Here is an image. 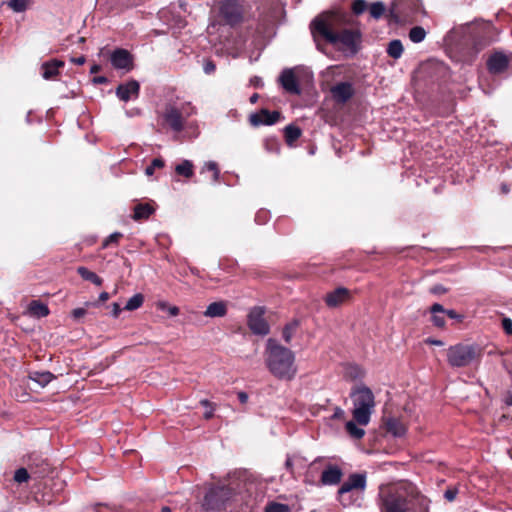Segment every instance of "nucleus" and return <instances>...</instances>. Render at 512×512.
Returning a JSON list of instances; mask_svg holds the SVG:
<instances>
[{"label":"nucleus","mask_w":512,"mask_h":512,"mask_svg":"<svg viewBox=\"0 0 512 512\" xmlns=\"http://www.w3.org/2000/svg\"><path fill=\"white\" fill-rule=\"evenodd\" d=\"M382 512H429V500L409 492L404 485L391 486L381 491Z\"/></svg>","instance_id":"nucleus-3"},{"label":"nucleus","mask_w":512,"mask_h":512,"mask_svg":"<svg viewBox=\"0 0 512 512\" xmlns=\"http://www.w3.org/2000/svg\"><path fill=\"white\" fill-rule=\"evenodd\" d=\"M444 314L447 315L451 319H456L459 321L462 320V318H463L462 315L458 314L455 310H452V309H445Z\"/></svg>","instance_id":"nucleus-51"},{"label":"nucleus","mask_w":512,"mask_h":512,"mask_svg":"<svg viewBox=\"0 0 512 512\" xmlns=\"http://www.w3.org/2000/svg\"><path fill=\"white\" fill-rule=\"evenodd\" d=\"M158 308L160 310H167L170 316H177L179 314V308L177 306H170L167 302H159Z\"/></svg>","instance_id":"nucleus-44"},{"label":"nucleus","mask_w":512,"mask_h":512,"mask_svg":"<svg viewBox=\"0 0 512 512\" xmlns=\"http://www.w3.org/2000/svg\"><path fill=\"white\" fill-rule=\"evenodd\" d=\"M403 52H404V47H403L401 40L393 39L388 43L387 48H386V53L388 54L389 57L397 60V59L401 58V56L403 55Z\"/></svg>","instance_id":"nucleus-24"},{"label":"nucleus","mask_w":512,"mask_h":512,"mask_svg":"<svg viewBox=\"0 0 512 512\" xmlns=\"http://www.w3.org/2000/svg\"><path fill=\"white\" fill-rule=\"evenodd\" d=\"M71 61L77 65H83L85 63L86 59L84 56H80L78 58H72Z\"/></svg>","instance_id":"nucleus-59"},{"label":"nucleus","mask_w":512,"mask_h":512,"mask_svg":"<svg viewBox=\"0 0 512 512\" xmlns=\"http://www.w3.org/2000/svg\"><path fill=\"white\" fill-rule=\"evenodd\" d=\"M220 15L228 25H237L243 19V7L238 0H224L220 4Z\"/></svg>","instance_id":"nucleus-10"},{"label":"nucleus","mask_w":512,"mask_h":512,"mask_svg":"<svg viewBox=\"0 0 512 512\" xmlns=\"http://www.w3.org/2000/svg\"><path fill=\"white\" fill-rule=\"evenodd\" d=\"M110 62L116 69L131 70L133 67V58L130 52L123 48L115 49L110 56Z\"/></svg>","instance_id":"nucleus-13"},{"label":"nucleus","mask_w":512,"mask_h":512,"mask_svg":"<svg viewBox=\"0 0 512 512\" xmlns=\"http://www.w3.org/2000/svg\"><path fill=\"white\" fill-rule=\"evenodd\" d=\"M205 170L211 171L213 173V182L214 183L219 181L220 171H219V168H218V165L216 162L209 161V162L205 163L202 171H205Z\"/></svg>","instance_id":"nucleus-40"},{"label":"nucleus","mask_w":512,"mask_h":512,"mask_svg":"<svg viewBox=\"0 0 512 512\" xmlns=\"http://www.w3.org/2000/svg\"><path fill=\"white\" fill-rule=\"evenodd\" d=\"M501 190H502V192H503V193H505V194H506V193H508V192H509V187H508V185H507V184H505V183H503V184L501 185Z\"/></svg>","instance_id":"nucleus-64"},{"label":"nucleus","mask_w":512,"mask_h":512,"mask_svg":"<svg viewBox=\"0 0 512 512\" xmlns=\"http://www.w3.org/2000/svg\"><path fill=\"white\" fill-rule=\"evenodd\" d=\"M279 82L286 92L293 95L301 94L300 85L292 69H284L279 76Z\"/></svg>","instance_id":"nucleus-14"},{"label":"nucleus","mask_w":512,"mask_h":512,"mask_svg":"<svg viewBox=\"0 0 512 512\" xmlns=\"http://www.w3.org/2000/svg\"><path fill=\"white\" fill-rule=\"evenodd\" d=\"M32 474L35 478L40 479L49 475L51 468L50 465L45 461L41 460V463H30Z\"/></svg>","instance_id":"nucleus-27"},{"label":"nucleus","mask_w":512,"mask_h":512,"mask_svg":"<svg viewBox=\"0 0 512 512\" xmlns=\"http://www.w3.org/2000/svg\"><path fill=\"white\" fill-rule=\"evenodd\" d=\"M123 234L120 232H114L110 234L102 243V248L105 249L112 244H118L119 239L122 238Z\"/></svg>","instance_id":"nucleus-43"},{"label":"nucleus","mask_w":512,"mask_h":512,"mask_svg":"<svg viewBox=\"0 0 512 512\" xmlns=\"http://www.w3.org/2000/svg\"><path fill=\"white\" fill-rule=\"evenodd\" d=\"M430 292L435 295H441L447 292V288L441 284H437L430 289Z\"/></svg>","instance_id":"nucleus-50"},{"label":"nucleus","mask_w":512,"mask_h":512,"mask_svg":"<svg viewBox=\"0 0 512 512\" xmlns=\"http://www.w3.org/2000/svg\"><path fill=\"white\" fill-rule=\"evenodd\" d=\"M368 3L366 0H353L351 4V10L354 15L359 16L368 9Z\"/></svg>","instance_id":"nucleus-37"},{"label":"nucleus","mask_w":512,"mask_h":512,"mask_svg":"<svg viewBox=\"0 0 512 512\" xmlns=\"http://www.w3.org/2000/svg\"><path fill=\"white\" fill-rule=\"evenodd\" d=\"M505 403L508 406H512V392H509L505 398Z\"/></svg>","instance_id":"nucleus-62"},{"label":"nucleus","mask_w":512,"mask_h":512,"mask_svg":"<svg viewBox=\"0 0 512 512\" xmlns=\"http://www.w3.org/2000/svg\"><path fill=\"white\" fill-rule=\"evenodd\" d=\"M502 328L507 335L512 336V319L504 317L502 319Z\"/></svg>","instance_id":"nucleus-47"},{"label":"nucleus","mask_w":512,"mask_h":512,"mask_svg":"<svg viewBox=\"0 0 512 512\" xmlns=\"http://www.w3.org/2000/svg\"><path fill=\"white\" fill-rule=\"evenodd\" d=\"M265 512H290V509L286 504L270 502L266 505Z\"/></svg>","instance_id":"nucleus-39"},{"label":"nucleus","mask_w":512,"mask_h":512,"mask_svg":"<svg viewBox=\"0 0 512 512\" xmlns=\"http://www.w3.org/2000/svg\"><path fill=\"white\" fill-rule=\"evenodd\" d=\"M233 496V490L226 485H212L205 493L202 508L205 511H220Z\"/></svg>","instance_id":"nucleus-8"},{"label":"nucleus","mask_w":512,"mask_h":512,"mask_svg":"<svg viewBox=\"0 0 512 512\" xmlns=\"http://www.w3.org/2000/svg\"><path fill=\"white\" fill-rule=\"evenodd\" d=\"M175 171L179 175L190 178L193 175V164L189 160H184L175 167Z\"/></svg>","instance_id":"nucleus-35"},{"label":"nucleus","mask_w":512,"mask_h":512,"mask_svg":"<svg viewBox=\"0 0 512 512\" xmlns=\"http://www.w3.org/2000/svg\"><path fill=\"white\" fill-rule=\"evenodd\" d=\"M121 311H122V308L120 307V305L118 303L112 304L111 314L114 318H117Z\"/></svg>","instance_id":"nucleus-52"},{"label":"nucleus","mask_w":512,"mask_h":512,"mask_svg":"<svg viewBox=\"0 0 512 512\" xmlns=\"http://www.w3.org/2000/svg\"><path fill=\"white\" fill-rule=\"evenodd\" d=\"M140 85L136 80H130L126 83L120 84L116 88V95L117 97L127 102L132 98H137L139 95Z\"/></svg>","instance_id":"nucleus-16"},{"label":"nucleus","mask_w":512,"mask_h":512,"mask_svg":"<svg viewBox=\"0 0 512 512\" xmlns=\"http://www.w3.org/2000/svg\"><path fill=\"white\" fill-rule=\"evenodd\" d=\"M456 495H457V491L456 490H447L444 493V497L448 501H453L456 498Z\"/></svg>","instance_id":"nucleus-54"},{"label":"nucleus","mask_w":512,"mask_h":512,"mask_svg":"<svg viewBox=\"0 0 512 512\" xmlns=\"http://www.w3.org/2000/svg\"><path fill=\"white\" fill-rule=\"evenodd\" d=\"M482 355V349L477 344L458 343L447 349V362L453 368L467 367Z\"/></svg>","instance_id":"nucleus-6"},{"label":"nucleus","mask_w":512,"mask_h":512,"mask_svg":"<svg viewBox=\"0 0 512 512\" xmlns=\"http://www.w3.org/2000/svg\"><path fill=\"white\" fill-rule=\"evenodd\" d=\"M490 43L489 40H483V41H479L477 43H475V49H476V53H478L480 50H482L485 46H487L488 44Z\"/></svg>","instance_id":"nucleus-56"},{"label":"nucleus","mask_w":512,"mask_h":512,"mask_svg":"<svg viewBox=\"0 0 512 512\" xmlns=\"http://www.w3.org/2000/svg\"><path fill=\"white\" fill-rule=\"evenodd\" d=\"M264 360L268 371L278 380L290 381L295 378L298 371L295 353L276 339H267Z\"/></svg>","instance_id":"nucleus-2"},{"label":"nucleus","mask_w":512,"mask_h":512,"mask_svg":"<svg viewBox=\"0 0 512 512\" xmlns=\"http://www.w3.org/2000/svg\"><path fill=\"white\" fill-rule=\"evenodd\" d=\"M343 472L337 465L329 464L321 474V484L325 486L337 485L340 483Z\"/></svg>","instance_id":"nucleus-17"},{"label":"nucleus","mask_w":512,"mask_h":512,"mask_svg":"<svg viewBox=\"0 0 512 512\" xmlns=\"http://www.w3.org/2000/svg\"><path fill=\"white\" fill-rule=\"evenodd\" d=\"M359 424L354 421H348L345 424L346 431L349 433V435L355 439H361L365 435V431L363 428H360L358 426Z\"/></svg>","instance_id":"nucleus-33"},{"label":"nucleus","mask_w":512,"mask_h":512,"mask_svg":"<svg viewBox=\"0 0 512 512\" xmlns=\"http://www.w3.org/2000/svg\"><path fill=\"white\" fill-rule=\"evenodd\" d=\"M444 311H445V308L443 307V305L439 304V303H434L431 307H430V312L432 314V317H431V321L433 323L434 326L438 327V328H443L445 326V318H444Z\"/></svg>","instance_id":"nucleus-22"},{"label":"nucleus","mask_w":512,"mask_h":512,"mask_svg":"<svg viewBox=\"0 0 512 512\" xmlns=\"http://www.w3.org/2000/svg\"><path fill=\"white\" fill-rule=\"evenodd\" d=\"M154 208L148 203H140L134 208L133 219L138 221L149 218L154 213Z\"/></svg>","instance_id":"nucleus-25"},{"label":"nucleus","mask_w":512,"mask_h":512,"mask_svg":"<svg viewBox=\"0 0 512 512\" xmlns=\"http://www.w3.org/2000/svg\"><path fill=\"white\" fill-rule=\"evenodd\" d=\"M197 114V108L190 102L168 103L162 112L164 125L175 133H180L187 125V120Z\"/></svg>","instance_id":"nucleus-5"},{"label":"nucleus","mask_w":512,"mask_h":512,"mask_svg":"<svg viewBox=\"0 0 512 512\" xmlns=\"http://www.w3.org/2000/svg\"><path fill=\"white\" fill-rule=\"evenodd\" d=\"M350 16L346 11L334 10L315 18L310 29L315 41L322 37L327 43L339 50L355 55L361 49L362 33L359 29H336L342 25L350 24Z\"/></svg>","instance_id":"nucleus-1"},{"label":"nucleus","mask_w":512,"mask_h":512,"mask_svg":"<svg viewBox=\"0 0 512 512\" xmlns=\"http://www.w3.org/2000/svg\"><path fill=\"white\" fill-rule=\"evenodd\" d=\"M387 431L395 437H401L405 435V426L396 418H390L386 422Z\"/></svg>","instance_id":"nucleus-26"},{"label":"nucleus","mask_w":512,"mask_h":512,"mask_svg":"<svg viewBox=\"0 0 512 512\" xmlns=\"http://www.w3.org/2000/svg\"><path fill=\"white\" fill-rule=\"evenodd\" d=\"M87 313L86 309L85 308H82V307H79V308H75L73 311H72V317L75 319V320H78L80 319L81 317L85 316Z\"/></svg>","instance_id":"nucleus-49"},{"label":"nucleus","mask_w":512,"mask_h":512,"mask_svg":"<svg viewBox=\"0 0 512 512\" xmlns=\"http://www.w3.org/2000/svg\"><path fill=\"white\" fill-rule=\"evenodd\" d=\"M94 83H97V84H104L107 82V78L104 77V76H98V77H95L93 79Z\"/></svg>","instance_id":"nucleus-60"},{"label":"nucleus","mask_w":512,"mask_h":512,"mask_svg":"<svg viewBox=\"0 0 512 512\" xmlns=\"http://www.w3.org/2000/svg\"><path fill=\"white\" fill-rule=\"evenodd\" d=\"M8 6L17 13L26 11L29 0H8Z\"/></svg>","instance_id":"nucleus-38"},{"label":"nucleus","mask_w":512,"mask_h":512,"mask_svg":"<svg viewBox=\"0 0 512 512\" xmlns=\"http://www.w3.org/2000/svg\"><path fill=\"white\" fill-rule=\"evenodd\" d=\"M269 219V213L265 210H260L255 215V221L257 224H265Z\"/></svg>","instance_id":"nucleus-46"},{"label":"nucleus","mask_w":512,"mask_h":512,"mask_svg":"<svg viewBox=\"0 0 512 512\" xmlns=\"http://www.w3.org/2000/svg\"><path fill=\"white\" fill-rule=\"evenodd\" d=\"M216 69V65L214 64L213 61L211 60H207L205 61L204 65H203V70H204V73L205 74H212Z\"/></svg>","instance_id":"nucleus-48"},{"label":"nucleus","mask_w":512,"mask_h":512,"mask_svg":"<svg viewBox=\"0 0 512 512\" xmlns=\"http://www.w3.org/2000/svg\"><path fill=\"white\" fill-rule=\"evenodd\" d=\"M227 313L226 304L222 301L213 302L209 304L204 312V315L207 317H223Z\"/></svg>","instance_id":"nucleus-23"},{"label":"nucleus","mask_w":512,"mask_h":512,"mask_svg":"<svg viewBox=\"0 0 512 512\" xmlns=\"http://www.w3.org/2000/svg\"><path fill=\"white\" fill-rule=\"evenodd\" d=\"M29 310L33 315H36L37 317H46L50 312L47 305L36 300L30 303Z\"/></svg>","instance_id":"nucleus-32"},{"label":"nucleus","mask_w":512,"mask_h":512,"mask_svg":"<svg viewBox=\"0 0 512 512\" xmlns=\"http://www.w3.org/2000/svg\"><path fill=\"white\" fill-rule=\"evenodd\" d=\"M64 67V62L58 59H52L41 65L42 77L45 80L55 78L59 74V69Z\"/></svg>","instance_id":"nucleus-20"},{"label":"nucleus","mask_w":512,"mask_h":512,"mask_svg":"<svg viewBox=\"0 0 512 512\" xmlns=\"http://www.w3.org/2000/svg\"><path fill=\"white\" fill-rule=\"evenodd\" d=\"M258 98H259V95H258L257 93H254V94H252V95H251V97H250V102H251L252 104H255V103L258 101Z\"/></svg>","instance_id":"nucleus-63"},{"label":"nucleus","mask_w":512,"mask_h":512,"mask_svg":"<svg viewBox=\"0 0 512 512\" xmlns=\"http://www.w3.org/2000/svg\"><path fill=\"white\" fill-rule=\"evenodd\" d=\"M28 377L42 388L46 387L55 378L50 371H32Z\"/></svg>","instance_id":"nucleus-21"},{"label":"nucleus","mask_w":512,"mask_h":512,"mask_svg":"<svg viewBox=\"0 0 512 512\" xmlns=\"http://www.w3.org/2000/svg\"><path fill=\"white\" fill-rule=\"evenodd\" d=\"M350 398L353 403V420L360 426H367L375 408V397L372 390L364 384L356 385L351 389Z\"/></svg>","instance_id":"nucleus-4"},{"label":"nucleus","mask_w":512,"mask_h":512,"mask_svg":"<svg viewBox=\"0 0 512 512\" xmlns=\"http://www.w3.org/2000/svg\"><path fill=\"white\" fill-rule=\"evenodd\" d=\"M240 403L245 404L248 401V394L244 391H240L237 394Z\"/></svg>","instance_id":"nucleus-57"},{"label":"nucleus","mask_w":512,"mask_h":512,"mask_svg":"<svg viewBox=\"0 0 512 512\" xmlns=\"http://www.w3.org/2000/svg\"><path fill=\"white\" fill-rule=\"evenodd\" d=\"M200 404L206 408V411L204 413V417L206 419H210L212 416H213V413H214V407L212 406V404L207 400V399H204V400H201L200 401Z\"/></svg>","instance_id":"nucleus-45"},{"label":"nucleus","mask_w":512,"mask_h":512,"mask_svg":"<svg viewBox=\"0 0 512 512\" xmlns=\"http://www.w3.org/2000/svg\"><path fill=\"white\" fill-rule=\"evenodd\" d=\"M281 113L279 111H269L261 109L259 112L253 113L249 117L250 124L258 127L261 125H273L279 121Z\"/></svg>","instance_id":"nucleus-12"},{"label":"nucleus","mask_w":512,"mask_h":512,"mask_svg":"<svg viewBox=\"0 0 512 512\" xmlns=\"http://www.w3.org/2000/svg\"><path fill=\"white\" fill-rule=\"evenodd\" d=\"M350 298V291L344 287H338L327 293L325 303L330 308H336Z\"/></svg>","instance_id":"nucleus-19"},{"label":"nucleus","mask_w":512,"mask_h":512,"mask_svg":"<svg viewBox=\"0 0 512 512\" xmlns=\"http://www.w3.org/2000/svg\"><path fill=\"white\" fill-rule=\"evenodd\" d=\"M367 486V477L365 473H352L342 483L338 489L337 495L339 502L348 507L355 503L356 499L353 498L354 491L364 492Z\"/></svg>","instance_id":"nucleus-7"},{"label":"nucleus","mask_w":512,"mask_h":512,"mask_svg":"<svg viewBox=\"0 0 512 512\" xmlns=\"http://www.w3.org/2000/svg\"><path fill=\"white\" fill-rule=\"evenodd\" d=\"M251 84H252L253 86H255L256 88H261V87H263V85H264V84H263L262 79H261L260 77H258V76H254V77L251 79Z\"/></svg>","instance_id":"nucleus-55"},{"label":"nucleus","mask_w":512,"mask_h":512,"mask_svg":"<svg viewBox=\"0 0 512 512\" xmlns=\"http://www.w3.org/2000/svg\"><path fill=\"white\" fill-rule=\"evenodd\" d=\"M370 16L379 20L386 12L387 8L384 2L375 1L368 6Z\"/></svg>","instance_id":"nucleus-30"},{"label":"nucleus","mask_w":512,"mask_h":512,"mask_svg":"<svg viewBox=\"0 0 512 512\" xmlns=\"http://www.w3.org/2000/svg\"><path fill=\"white\" fill-rule=\"evenodd\" d=\"M299 327V321L294 319L291 322L287 323L282 330V337L285 343L290 344L293 336L295 335L297 329Z\"/></svg>","instance_id":"nucleus-29"},{"label":"nucleus","mask_w":512,"mask_h":512,"mask_svg":"<svg viewBox=\"0 0 512 512\" xmlns=\"http://www.w3.org/2000/svg\"><path fill=\"white\" fill-rule=\"evenodd\" d=\"M144 302V296L141 293H137L128 299L126 305L124 306L125 310L134 311L142 306Z\"/></svg>","instance_id":"nucleus-36"},{"label":"nucleus","mask_w":512,"mask_h":512,"mask_svg":"<svg viewBox=\"0 0 512 512\" xmlns=\"http://www.w3.org/2000/svg\"><path fill=\"white\" fill-rule=\"evenodd\" d=\"M332 98L338 103H346L354 95V88L350 82H339L330 89Z\"/></svg>","instance_id":"nucleus-15"},{"label":"nucleus","mask_w":512,"mask_h":512,"mask_svg":"<svg viewBox=\"0 0 512 512\" xmlns=\"http://www.w3.org/2000/svg\"><path fill=\"white\" fill-rule=\"evenodd\" d=\"M164 166V161L160 158H154L150 165H148L145 169V174L147 176H152L154 174L155 169L162 168Z\"/></svg>","instance_id":"nucleus-41"},{"label":"nucleus","mask_w":512,"mask_h":512,"mask_svg":"<svg viewBox=\"0 0 512 512\" xmlns=\"http://www.w3.org/2000/svg\"><path fill=\"white\" fill-rule=\"evenodd\" d=\"M30 478V474L28 473L26 468H19L14 473V480L17 483L27 482Z\"/></svg>","instance_id":"nucleus-42"},{"label":"nucleus","mask_w":512,"mask_h":512,"mask_svg":"<svg viewBox=\"0 0 512 512\" xmlns=\"http://www.w3.org/2000/svg\"><path fill=\"white\" fill-rule=\"evenodd\" d=\"M77 273L86 281H90L96 286L102 285V279L95 273L90 271L88 268L84 266H80L77 268Z\"/></svg>","instance_id":"nucleus-28"},{"label":"nucleus","mask_w":512,"mask_h":512,"mask_svg":"<svg viewBox=\"0 0 512 512\" xmlns=\"http://www.w3.org/2000/svg\"><path fill=\"white\" fill-rule=\"evenodd\" d=\"M426 30L422 26H414L409 31V39L413 43H421L426 37Z\"/></svg>","instance_id":"nucleus-34"},{"label":"nucleus","mask_w":512,"mask_h":512,"mask_svg":"<svg viewBox=\"0 0 512 512\" xmlns=\"http://www.w3.org/2000/svg\"><path fill=\"white\" fill-rule=\"evenodd\" d=\"M109 293L107 292H101L100 295H99V301L100 302H105L109 299Z\"/></svg>","instance_id":"nucleus-61"},{"label":"nucleus","mask_w":512,"mask_h":512,"mask_svg":"<svg viewBox=\"0 0 512 512\" xmlns=\"http://www.w3.org/2000/svg\"><path fill=\"white\" fill-rule=\"evenodd\" d=\"M293 466H294L293 458L288 455L286 458V461H285V467L291 474H293Z\"/></svg>","instance_id":"nucleus-53"},{"label":"nucleus","mask_w":512,"mask_h":512,"mask_svg":"<svg viewBox=\"0 0 512 512\" xmlns=\"http://www.w3.org/2000/svg\"><path fill=\"white\" fill-rule=\"evenodd\" d=\"M285 140L288 145H292L300 136L301 129L293 124H289L284 129Z\"/></svg>","instance_id":"nucleus-31"},{"label":"nucleus","mask_w":512,"mask_h":512,"mask_svg":"<svg viewBox=\"0 0 512 512\" xmlns=\"http://www.w3.org/2000/svg\"><path fill=\"white\" fill-rule=\"evenodd\" d=\"M426 342L430 345H435V346H443L444 345V342L442 340H438V339H434V338H428L426 340Z\"/></svg>","instance_id":"nucleus-58"},{"label":"nucleus","mask_w":512,"mask_h":512,"mask_svg":"<svg viewBox=\"0 0 512 512\" xmlns=\"http://www.w3.org/2000/svg\"><path fill=\"white\" fill-rule=\"evenodd\" d=\"M264 314L265 310L262 307H254L248 314L247 325L255 335L265 336L270 332V326Z\"/></svg>","instance_id":"nucleus-11"},{"label":"nucleus","mask_w":512,"mask_h":512,"mask_svg":"<svg viewBox=\"0 0 512 512\" xmlns=\"http://www.w3.org/2000/svg\"><path fill=\"white\" fill-rule=\"evenodd\" d=\"M509 65L507 56L501 52L492 54L487 60L488 70L493 74H499L504 72Z\"/></svg>","instance_id":"nucleus-18"},{"label":"nucleus","mask_w":512,"mask_h":512,"mask_svg":"<svg viewBox=\"0 0 512 512\" xmlns=\"http://www.w3.org/2000/svg\"><path fill=\"white\" fill-rule=\"evenodd\" d=\"M423 12L421 0H393L389 8L391 18L396 22L412 20Z\"/></svg>","instance_id":"nucleus-9"}]
</instances>
